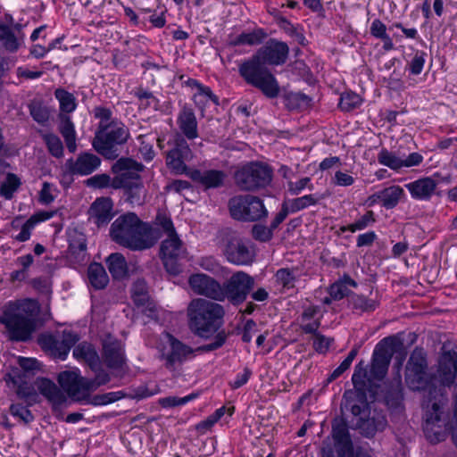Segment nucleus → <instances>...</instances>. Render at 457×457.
<instances>
[{
  "mask_svg": "<svg viewBox=\"0 0 457 457\" xmlns=\"http://www.w3.org/2000/svg\"><path fill=\"white\" fill-rule=\"evenodd\" d=\"M241 37L243 44L247 46H256L262 44L268 37L266 31L262 28L254 29L250 32H242Z\"/></svg>",
  "mask_w": 457,
  "mask_h": 457,
  "instance_id": "5fc2aeb1",
  "label": "nucleus"
},
{
  "mask_svg": "<svg viewBox=\"0 0 457 457\" xmlns=\"http://www.w3.org/2000/svg\"><path fill=\"white\" fill-rule=\"evenodd\" d=\"M54 96L60 104V110L64 114L73 112L76 108V99L71 93H69L65 89L57 88L54 92Z\"/></svg>",
  "mask_w": 457,
  "mask_h": 457,
  "instance_id": "c03bdc74",
  "label": "nucleus"
},
{
  "mask_svg": "<svg viewBox=\"0 0 457 457\" xmlns=\"http://www.w3.org/2000/svg\"><path fill=\"white\" fill-rule=\"evenodd\" d=\"M210 100L216 105L219 104V97L215 96L209 87L202 86L198 93L194 95V101L200 108H204L205 103Z\"/></svg>",
  "mask_w": 457,
  "mask_h": 457,
  "instance_id": "4d7b16f0",
  "label": "nucleus"
},
{
  "mask_svg": "<svg viewBox=\"0 0 457 457\" xmlns=\"http://www.w3.org/2000/svg\"><path fill=\"white\" fill-rule=\"evenodd\" d=\"M288 54L289 47L287 43L270 38L252 57L239 65V75L246 84L259 89L266 97L275 98L280 88L267 65L284 64Z\"/></svg>",
  "mask_w": 457,
  "mask_h": 457,
  "instance_id": "f257e3e1",
  "label": "nucleus"
},
{
  "mask_svg": "<svg viewBox=\"0 0 457 457\" xmlns=\"http://www.w3.org/2000/svg\"><path fill=\"white\" fill-rule=\"evenodd\" d=\"M272 177L271 167L261 162H248L234 175L236 186L245 192H256L266 188L271 183Z\"/></svg>",
  "mask_w": 457,
  "mask_h": 457,
  "instance_id": "9d476101",
  "label": "nucleus"
},
{
  "mask_svg": "<svg viewBox=\"0 0 457 457\" xmlns=\"http://www.w3.org/2000/svg\"><path fill=\"white\" fill-rule=\"evenodd\" d=\"M254 287V278L245 271L233 273L222 284L223 301L226 299L233 305L243 303Z\"/></svg>",
  "mask_w": 457,
  "mask_h": 457,
  "instance_id": "4468645a",
  "label": "nucleus"
},
{
  "mask_svg": "<svg viewBox=\"0 0 457 457\" xmlns=\"http://www.w3.org/2000/svg\"><path fill=\"white\" fill-rule=\"evenodd\" d=\"M322 199H324V196L322 195H305L301 197H297L290 201L289 203V209L291 212H297L301 210H303L310 206H314L318 204Z\"/></svg>",
  "mask_w": 457,
  "mask_h": 457,
  "instance_id": "e433bc0d",
  "label": "nucleus"
},
{
  "mask_svg": "<svg viewBox=\"0 0 457 457\" xmlns=\"http://www.w3.org/2000/svg\"><path fill=\"white\" fill-rule=\"evenodd\" d=\"M340 408L350 411L354 416L364 414L370 408L367 400V391L355 387L353 390H345Z\"/></svg>",
  "mask_w": 457,
  "mask_h": 457,
  "instance_id": "5701e85b",
  "label": "nucleus"
},
{
  "mask_svg": "<svg viewBox=\"0 0 457 457\" xmlns=\"http://www.w3.org/2000/svg\"><path fill=\"white\" fill-rule=\"evenodd\" d=\"M9 377L11 382L16 387L18 397L22 399L29 406L38 402L36 387L52 403L54 411L67 402V396L62 390L48 378H37L32 384L29 381L30 378H27L26 373H13Z\"/></svg>",
  "mask_w": 457,
  "mask_h": 457,
  "instance_id": "0eeeda50",
  "label": "nucleus"
},
{
  "mask_svg": "<svg viewBox=\"0 0 457 457\" xmlns=\"http://www.w3.org/2000/svg\"><path fill=\"white\" fill-rule=\"evenodd\" d=\"M144 169V165L132 158L121 157L118 159L112 166V171L116 176L112 179L111 187L118 189L129 183L140 181L139 172Z\"/></svg>",
  "mask_w": 457,
  "mask_h": 457,
  "instance_id": "a211bd4d",
  "label": "nucleus"
},
{
  "mask_svg": "<svg viewBox=\"0 0 457 457\" xmlns=\"http://www.w3.org/2000/svg\"><path fill=\"white\" fill-rule=\"evenodd\" d=\"M387 426V420L381 411L369 408L364 414L359 415L355 428L367 438H372L378 432H382Z\"/></svg>",
  "mask_w": 457,
  "mask_h": 457,
  "instance_id": "412c9836",
  "label": "nucleus"
},
{
  "mask_svg": "<svg viewBox=\"0 0 457 457\" xmlns=\"http://www.w3.org/2000/svg\"><path fill=\"white\" fill-rule=\"evenodd\" d=\"M155 224L160 226L167 234L168 237L178 235L170 218L163 213H158L155 218Z\"/></svg>",
  "mask_w": 457,
  "mask_h": 457,
  "instance_id": "69168bd1",
  "label": "nucleus"
},
{
  "mask_svg": "<svg viewBox=\"0 0 457 457\" xmlns=\"http://www.w3.org/2000/svg\"><path fill=\"white\" fill-rule=\"evenodd\" d=\"M112 180L107 174H97L86 180V185L94 188H104L111 186Z\"/></svg>",
  "mask_w": 457,
  "mask_h": 457,
  "instance_id": "338daca9",
  "label": "nucleus"
},
{
  "mask_svg": "<svg viewBox=\"0 0 457 457\" xmlns=\"http://www.w3.org/2000/svg\"><path fill=\"white\" fill-rule=\"evenodd\" d=\"M43 138L47 145L48 151L53 156L60 158L63 155V145L57 136L54 134H46Z\"/></svg>",
  "mask_w": 457,
  "mask_h": 457,
  "instance_id": "13d9d810",
  "label": "nucleus"
},
{
  "mask_svg": "<svg viewBox=\"0 0 457 457\" xmlns=\"http://www.w3.org/2000/svg\"><path fill=\"white\" fill-rule=\"evenodd\" d=\"M171 147L166 152V164L175 174H186L191 170L186 162L193 159V153L186 138L177 134L171 143Z\"/></svg>",
  "mask_w": 457,
  "mask_h": 457,
  "instance_id": "dca6fc26",
  "label": "nucleus"
},
{
  "mask_svg": "<svg viewBox=\"0 0 457 457\" xmlns=\"http://www.w3.org/2000/svg\"><path fill=\"white\" fill-rule=\"evenodd\" d=\"M363 363L361 361L356 365L352 381L355 388L367 391L373 378H369L370 371L367 370L366 366H363Z\"/></svg>",
  "mask_w": 457,
  "mask_h": 457,
  "instance_id": "a19ab883",
  "label": "nucleus"
},
{
  "mask_svg": "<svg viewBox=\"0 0 457 457\" xmlns=\"http://www.w3.org/2000/svg\"><path fill=\"white\" fill-rule=\"evenodd\" d=\"M447 402L446 395L442 393L433 397L430 395L428 403H425L423 428L428 438L434 443L443 440L445 432H451L453 442L457 447V407L454 409L453 418L446 420L445 408Z\"/></svg>",
  "mask_w": 457,
  "mask_h": 457,
  "instance_id": "423d86ee",
  "label": "nucleus"
},
{
  "mask_svg": "<svg viewBox=\"0 0 457 457\" xmlns=\"http://www.w3.org/2000/svg\"><path fill=\"white\" fill-rule=\"evenodd\" d=\"M457 376V351L454 349L447 350L446 345L442 347V355L438 361V369L433 378H429L426 370L415 369L414 367H406L405 381L409 387L412 390L428 391L424 395L422 407L424 413L426 412L425 403H428L430 395L432 397L438 393L444 395L445 390L441 387L437 388L435 382H438L443 386H451L454 384Z\"/></svg>",
  "mask_w": 457,
  "mask_h": 457,
  "instance_id": "f03ea898",
  "label": "nucleus"
},
{
  "mask_svg": "<svg viewBox=\"0 0 457 457\" xmlns=\"http://www.w3.org/2000/svg\"><path fill=\"white\" fill-rule=\"evenodd\" d=\"M231 218L242 222H255L268 217V210L263 201L253 195H238L228 202Z\"/></svg>",
  "mask_w": 457,
  "mask_h": 457,
  "instance_id": "9b49d317",
  "label": "nucleus"
},
{
  "mask_svg": "<svg viewBox=\"0 0 457 457\" xmlns=\"http://www.w3.org/2000/svg\"><path fill=\"white\" fill-rule=\"evenodd\" d=\"M28 108L29 114L37 123L44 125L48 121L50 116L49 110L44 105L42 101L33 99L29 103Z\"/></svg>",
  "mask_w": 457,
  "mask_h": 457,
  "instance_id": "58836bf2",
  "label": "nucleus"
},
{
  "mask_svg": "<svg viewBox=\"0 0 457 457\" xmlns=\"http://www.w3.org/2000/svg\"><path fill=\"white\" fill-rule=\"evenodd\" d=\"M285 106L289 111H303L312 105V97L301 92H287L283 96Z\"/></svg>",
  "mask_w": 457,
  "mask_h": 457,
  "instance_id": "c756f323",
  "label": "nucleus"
},
{
  "mask_svg": "<svg viewBox=\"0 0 457 457\" xmlns=\"http://www.w3.org/2000/svg\"><path fill=\"white\" fill-rule=\"evenodd\" d=\"M256 337L255 343H264L266 339V332L261 333L258 329L257 324L253 320H248L242 331V340L245 343L250 342L253 337Z\"/></svg>",
  "mask_w": 457,
  "mask_h": 457,
  "instance_id": "37998d69",
  "label": "nucleus"
},
{
  "mask_svg": "<svg viewBox=\"0 0 457 457\" xmlns=\"http://www.w3.org/2000/svg\"><path fill=\"white\" fill-rule=\"evenodd\" d=\"M21 37L16 36L7 24L0 21V43L9 53H16L21 46Z\"/></svg>",
  "mask_w": 457,
  "mask_h": 457,
  "instance_id": "c85d7f7f",
  "label": "nucleus"
},
{
  "mask_svg": "<svg viewBox=\"0 0 457 457\" xmlns=\"http://www.w3.org/2000/svg\"><path fill=\"white\" fill-rule=\"evenodd\" d=\"M277 281L282 285L283 287L292 288L295 286V277L294 272L287 268L279 269L276 272Z\"/></svg>",
  "mask_w": 457,
  "mask_h": 457,
  "instance_id": "e2e57ef3",
  "label": "nucleus"
},
{
  "mask_svg": "<svg viewBox=\"0 0 457 457\" xmlns=\"http://www.w3.org/2000/svg\"><path fill=\"white\" fill-rule=\"evenodd\" d=\"M112 211V202L109 197L97 198L90 206V219L98 228L106 226L113 217Z\"/></svg>",
  "mask_w": 457,
  "mask_h": 457,
  "instance_id": "393cba45",
  "label": "nucleus"
},
{
  "mask_svg": "<svg viewBox=\"0 0 457 457\" xmlns=\"http://www.w3.org/2000/svg\"><path fill=\"white\" fill-rule=\"evenodd\" d=\"M151 234V226L142 221L134 212L120 215L112 222L110 228L112 241L133 251L152 247L155 241Z\"/></svg>",
  "mask_w": 457,
  "mask_h": 457,
  "instance_id": "39448f33",
  "label": "nucleus"
},
{
  "mask_svg": "<svg viewBox=\"0 0 457 457\" xmlns=\"http://www.w3.org/2000/svg\"><path fill=\"white\" fill-rule=\"evenodd\" d=\"M406 367L427 370L426 353L422 347H416L407 362Z\"/></svg>",
  "mask_w": 457,
  "mask_h": 457,
  "instance_id": "052dcab7",
  "label": "nucleus"
},
{
  "mask_svg": "<svg viewBox=\"0 0 457 457\" xmlns=\"http://www.w3.org/2000/svg\"><path fill=\"white\" fill-rule=\"evenodd\" d=\"M224 307L207 299H195L188 306L190 329L195 335L205 340L216 335L215 343L226 341V332L220 331L224 323Z\"/></svg>",
  "mask_w": 457,
  "mask_h": 457,
  "instance_id": "20e7f679",
  "label": "nucleus"
},
{
  "mask_svg": "<svg viewBox=\"0 0 457 457\" xmlns=\"http://www.w3.org/2000/svg\"><path fill=\"white\" fill-rule=\"evenodd\" d=\"M403 195V189L399 186H391L383 190H380V196H382V204L386 209L395 207Z\"/></svg>",
  "mask_w": 457,
  "mask_h": 457,
  "instance_id": "4c0bfd02",
  "label": "nucleus"
},
{
  "mask_svg": "<svg viewBox=\"0 0 457 457\" xmlns=\"http://www.w3.org/2000/svg\"><path fill=\"white\" fill-rule=\"evenodd\" d=\"M59 118L61 120L59 130H60L61 134L62 135V137L65 138V137L76 136L74 125H73L72 121L71 120V118L67 114H63V113H61L59 115Z\"/></svg>",
  "mask_w": 457,
  "mask_h": 457,
  "instance_id": "774afa93",
  "label": "nucleus"
},
{
  "mask_svg": "<svg viewBox=\"0 0 457 457\" xmlns=\"http://www.w3.org/2000/svg\"><path fill=\"white\" fill-rule=\"evenodd\" d=\"M177 123L185 138L192 140L198 137L197 120L191 108L183 107L178 116Z\"/></svg>",
  "mask_w": 457,
  "mask_h": 457,
  "instance_id": "a878e982",
  "label": "nucleus"
},
{
  "mask_svg": "<svg viewBox=\"0 0 457 457\" xmlns=\"http://www.w3.org/2000/svg\"><path fill=\"white\" fill-rule=\"evenodd\" d=\"M349 302L353 305V309L359 310L362 312H373L378 305L377 301L356 294H352L350 295Z\"/></svg>",
  "mask_w": 457,
  "mask_h": 457,
  "instance_id": "a18cd8bd",
  "label": "nucleus"
},
{
  "mask_svg": "<svg viewBox=\"0 0 457 457\" xmlns=\"http://www.w3.org/2000/svg\"><path fill=\"white\" fill-rule=\"evenodd\" d=\"M106 263L114 279H122L128 275L127 262L121 253L110 254L106 259Z\"/></svg>",
  "mask_w": 457,
  "mask_h": 457,
  "instance_id": "7c9ffc66",
  "label": "nucleus"
},
{
  "mask_svg": "<svg viewBox=\"0 0 457 457\" xmlns=\"http://www.w3.org/2000/svg\"><path fill=\"white\" fill-rule=\"evenodd\" d=\"M21 185V181L16 174L7 173L5 180L0 186V195L6 200H11Z\"/></svg>",
  "mask_w": 457,
  "mask_h": 457,
  "instance_id": "ea45409f",
  "label": "nucleus"
},
{
  "mask_svg": "<svg viewBox=\"0 0 457 457\" xmlns=\"http://www.w3.org/2000/svg\"><path fill=\"white\" fill-rule=\"evenodd\" d=\"M160 253L166 270L178 275L182 270L181 260L187 257V249L178 235L169 237L161 244Z\"/></svg>",
  "mask_w": 457,
  "mask_h": 457,
  "instance_id": "f3484780",
  "label": "nucleus"
},
{
  "mask_svg": "<svg viewBox=\"0 0 457 457\" xmlns=\"http://www.w3.org/2000/svg\"><path fill=\"white\" fill-rule=\"evenodd\" d=\"M43 352L53 359L65 360L71 345H41Z\"/></svg>",
  "mask_w": 457,
  "mask_h": 457,
  "instance_id": "3c124183",
  "label": "nucleus"
},
{
  "mask_svg": "<svg viewBox=\"0 0 457 457\" xmlns=\"http://www.w3.org/2000/svg\"><path fill=\"white\" fill-rule=\"evenodd\" d=\"M436 182L431 178H423L406 185L411 196L419 200H427L430 198L435 191Z\"/></svg>",
  "mask_w": 457,
  "mask_h": 457,
  "instance_id": "cd10ccee",
  "label": "nucleus"
},
{
  "mask_svg": "<svg viewBox=\"0 0 457 457\" xmlns=\"http://www.w3.org/2000/svg\"><path fill=\"white\" fill-rule=\"evenodd\" d=\"M131 295L134 303L137 307L145 306L147 303L149 295L147 292V286L145 280L137 279L133 283L131 288Z\"/></svg>",
  "mask_w": 457,
  "mask_h": 457,
  "instance_id": "79ce46f5",
  "label": "nucleus"
},
{
  "mask_svg": "<svg viewBox=\"0 0 457 457\" xmlns=\"http://www.w3.org/2000/svg\"><path fill=\"white\" fill-rule=\"evenodd\" d=\"M187 176L189 177L193 181L202 185L205 189L218 188L222 187L227 177L223 170H201L197 169L189 170Z\"/></svg>",
  "mask_w": 457,
  "mask_h": 457,
  "instance_id": "b1692460",
  "label": "nucleus"
},
{
  "mask_svg": "<svg viewBox=\"0 0 457 457\" xmlns=\"http://www.w3.org/2000/svg\"><path fill=\"white\" fill-rule=\"evenodd\" d=\"M188 284L195 294L213 302H223L222 285L215 278L204 273H196L189 277Z\"/></svg>",
  "mask_w": 457,
  "mask_h": 457,
  "instance_id": "6ab92c4d",
  "label": "nucleus"
},
{
  "mask_svg": "<svg viewBox=\"0 0 457 457\" xmlns=\"http://www.w3.org/2000/svg\"><path fill=\"white\" fill-rule=\"evenodd\" d=\"M378 161L380 164L386 166L394 170L403 168V159L396 156L395 153L382 148L378 154Z\"/></svg>",
  "mask_w": 457,
  "mask_h": 457,
  "instance_id": "49530a36",
  "label": "nucleus"
},
{
  "mask_svg": "<svg viewBox=\"0 0 457 457\" xmlns=\"http://www.w3.org/2000/svg\"><path fill=\"white\" fill-rule=\"evenodd\" d=\"M222 345H202L193 349L188 345H157V358L170 371L177 370L195 353H208Z\"/></svg>",
  "mask_w": 457,
  "mask_h": 457,
  "instance_id": "f8f14e48",
  "label": "nucleus"
},
{
  "mask_svg": "<svg viewBox=\"0 0 457 457\" xmlns=\"http://www.w3.org/2000/svg\"><path fill=\"white\" fill-rule=\"evenodd\" d=\"M334 447L322 450V457H353V442L347 421L343 417H337L332 421Z\"/></svg>",
  "mask_w": 457,
  "mask_h": 457,
  "instance_id": "2eb2a0df",
  "label": "nucleus"
},
{
  "mask_svg": "<svg viewBox=\"0 0 457 457\" xmlns=\"http://www.w3.org/2000/svg\"><path fill=\"white\" fill-rule=\"evenodd\" d=\"M395 345H378L374 350L372 361L388 366L394 353Z\"/></svg>",
  "mask_w": 457,
  "mask_h": 457,
  "instance_id": "603ef678",
  "label": "nucleus"
},
{
  "mask_svg": "<svg viewBox=\"0 0 457 457\" xmlns=\"http://www.w3.org/2000/svg\"><path fill=\"white\" fill-rule=\"evenodd\" d=\"M39 312L40 306L36 300L11 301L2 308L0 323L11 341L26 342L40 327Z\"/></svg>",
  "mask_w": 457,
  "mask_h": 457,
  "instance_id": "7ed1b4c3",
  "label": "nucleus"
},
{
  "mask_svg": "<svg viewBox=\"0 0 457 457\" xmlns=\"http://www.w3.org/2000/svg\"><path fill=\"white\" fill-rule=\"evenodd\" d=\"M348 286L356 287L357 283L349 275H344L342 278L332 284L328 288V294L333 300H341L345 296L350 298Z\"/></svg>",
  "mask_w": 457,
  "mask_h": 457,
  "instance_id": "2f4dec72",
  "label": "nucleus"
},
{
  "mask_svg": "<svg viewBox=\"0 0 457 457\" xmlns=\"http://www.w3.org/2000/svg\"><path fill=\"white\" fill-rule=\"evenodd\" d=\"M58 382L70 397L76 402H84L89 397L87 378L75 371H62L58 376Z\"/></svg>",
  "mask_w": 457,
  "mask_h": 457,
  "instance_id": "aec40b11",
  "label": "nucleus"
},
{
  "mask_svg": "<svg viewBox=\"0 0 457 457\" xmlns=\"http://www.w3.org/2000/svg\"><path fill=\"white\" fill-rule=\"evenodd\" d=\"M376 221L375 214L372 211H368L366 213L357 220L354 223L340 228L342 232L351 231L355 232L356 230H362L373 224Z\"/></svg>",
  "mask_w": 457,
  "mask_h": 457,
  "instance_id": "09e8293b",
  "label": "nucleus"
},
{
  "mask_svg": "<svg viewBox=\"0 0 457 457\" xmlns=\"http://www.w3.org/2000/svg\"><path fill=\"white\" fill-rule=\"evenodd\" d=\"M403 388L400 381H397L395 385H392L387 390L385 402L388 408L394 411H401L403 409Z\"/></svg>",
  "mask_w": 457,
  "mask_h": 457,
  "instance_id": "c9c22d12",
  "label": "nucleus"
},
{
  "mask_svg": "<svg viewBox=\"0 0 457 457\" xmlns=\"http://www.w3.org/2000/svg\"><path fill=\"white\" fill-rule=\"evenodd\" d=\"M87 277L90 284L96 289L104 288L109 282V277L104 266L97 262H94L89 265L87 269Z\"/></svg>",
  "mask_w": 457,
  "mask_h": 457,
  "instance_id": "72a5a7b5",
  "label": "nucleus"
},
{
  "mask_svg": "<svg viewBox=\"0 0 457 457\" xmlns=\"http://www.w3.org/2000/svg\"><path fill=\"white\" fill-rule=\"evenodd\" d=\"M129 138V131L118 120L103 124L96 132L93 147L105 159L115 160L121 154L123 145Z\"/></svg>",
  "mask_w": 457,
  "mask_h": 457,
  "instance_id": "6e6552de",
  "label": "nucleus"
},
{
  "mask_svg": "<svg viewBox=\"0 0 457 457\" xmlns=\"http://www.w3.org/2000/svg\"><path fill=\"white\" fill-rule=\"evenodd\" d=\"M79 340L78 333L72 329L64 328L62 331H57L55 336L53 335H41L37 343H77Z\"/></svg>",
  "mask_w": 457,
  "mask_h": 457,
  "instance_id": "f704fd0d",
  "label": "nucleus"
},
{
  "mask_svg": "<svg viewBox=\"0 0 457 457\" xmlns=\"http://www.w3.org/2000/svg\"><path fill=\"white\" fill-rule=\"evenodd\" d=\"M252 237L260 242H268L273 237V230L270 227L262 224H255L252 228Z\"/></svg>",
  "mask_w": 457,
  "mask_h": 457,
  "instance_id": "680f3d73",
  "label": "nucleus"
},
{
  "mask_svg": "<svg viewBox=\"0 0 457 457\" xmlns=\"http://www.w3.org/2000/svg\"><path fill=\"white\" fill-rule=\"evenodd\" d=\"M222 253L227 261L236 265H250L255 260L254 245L237 231L226 228L219 231Z\"/></svg>",
  "mask_w": 457,
  "mask_h": 457,
  "instance_id": "1a4fd4ad",
  "label": "nucleus"
},
{
  "mask_svg": "<svg viewBox=\"0 0 457 457\" xmlns=\"http://www.w3.org/2000/svg\"><path fill=\"white\" fill-rule=\"evenodd\" d=\"M123 396L124 394L121 391L110 392L102 395H96L93 397L89 396L86 402L95 406L105 405L116 402Z\"/></svg>",
  "mask_w": 457,
  "mask_h": 457,
  "instance_id": "8fccbe9b",
  "label": "nucleus"
},
{
  "mask_svg": "<svg viewBox=\"0 0 457 457\" xmlns=\"http://www.w3.org/2000/svg\"><path fill=\"white\" fill-rule=\"evenodd\" d=\"M143 182L142 180H140L134 181L133 183H129L122 188L125 189L127 199L129 203L140 204L142 203L141 192L143 190Z\"/></svg>",
  "mask_w": 457,
  "mask_h": 457,
  "instance_id": "6e6d98bb",
  "label": "nucleus"
},
{
  "mask_svg": "<svg viewBox=\"0 0 457 457\" xmlns=\"http://www.w3.org/2000/svg\"><path fill=\"white\" fill-rule=\"evenodd\" d=\"M101 165V159L97 155L84 152L74 160L70 158L65 162V169L79 176H87L96 170Z\"/></svg>",
  "mask_w": 457,
  "mask_h": 457,
  "instance_id": "4be33fe9",
  "label": "nucleus"
},
{
  "mask_svg": "<svg viewBox=\"0 0 457 457\" xmlns=\"http://www.w3.org/2000/svg\"><path fill=\"white\" fill-rule=\"evenodd\" d=\"M72 354L75 359L86 362L96 372L94 378H87L88 393L111 380L109 373L101 368L99 355L93 345H77Z\"/></svg>",
  "mask_w": 457,
  "mask_h": 457,
  "instance_id": "ddd939ff",
  "label": "nucleus"
},
{
  "mask_svg": "<svg viewBox=\"0 0 457 457\" xmlns=\"http://www.w3.org/2000/svg\"><path fill=\"white\" fill-rule=\"evenodd\" d=\"M420 339V335L416 334L413 331L404 330L398 332L395 335H390L388 337H384L379 341V343H415ZM421 341L425 340V337L423 336L420 338Z\"/></svg>",
  "mask_w": 457,
  "mask_h": 457,
  "instance_id": "de8ad7c7",
  "label": "nucleus"
},
{
  "mask_svg": "<svg viewBox=\"0 0 457 457\" xmlns=\"http://www.w3.org/2000/svg\"><path fill=\"white\" fill-rule=\"evenodd\" d=\"M10 413L28 424L34 420L31 411L20 403H13L10 406Z\"/></svg>",
  "mask_w": 457,
  "mask_h": 457,
  "instance_id": "0e129e2a",
  "label": "nucleus"
},
{
  "mask_svg": "<svg viewBox=\"0 0 457 457\" xmlns=\"http://www.w3.org/2000/svg\"><path fill=\"white\" fill-rule=\"evenodd\" d=\"M361 103V98L359 95L353 92H347L343 94L340 97L339 107L341 110L350 112L358 107Z\"/></svg>",
  "mask_w": 457,
  "mask_h": 457,
  "instance_id": "bf43d9fd",
  "label": "nucleus"
},
{
  "mask_svg": "<svg viewBox=\"0 0 457 457\" xmlns=\"http://www.w3.org/2000/svg\"><path fill=\"white\" fill-rule=\"evenodd\" d=\"M69 253L77 262L85 261L87 255V239L85 235L75 233L70 237Z\"/></svg>",
  "mask_w": 457,
  "mask_h": 457,
  "instance_id": "473e14b6",
  "label": "nucleus"
},
{
  "mask_svg": "<svg viewBox=\"0 0 457 457\" xmlns=\"http://www.w3.org/2000/svg\"><path fill=\"white\" fill-rule=\"evenodd\" d=\"M103 360L112 370H123L126 359L120 345H103Z\"/></svg>",
  "mask_w": 457,
  "mask_h": 457,
  "instance_id": "bb28decb",
  "label": "nucleus"
},
{
  "mask_svg": "<svg viewBox=\"0 0 457 457\" xmlns=\"http://www.w3.org/2000/svg\"><path fill=\"white\" fill-rule=\"evenodd\" d=\"M358 354V348L354 347L353 348L346 358L341 362V364L333 370V372L329 375V377L327 378V384L332 382L333 380L339 378L345 370H347L353 361L355 359L356 355Z\"/></svg>",
  "mask_w": 457,
  "mask_h": 457,
  "instance_id": "864d4df0",
  "label": "nucleus"
}]
</instances>
